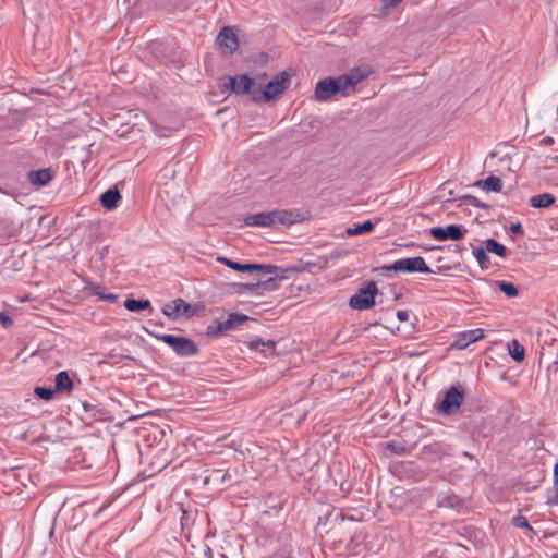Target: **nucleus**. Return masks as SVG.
I'll return each mask as SVG.
<instances>
[{
	"instance_id": "obj_1",
	"label": "nucleus",
	"mask_w": 558,
	"mask_h": 558,
	"mask_svg": "<svg viewBox=\"0 0 558 558\" xmlns=\"http://www.w3.org/2000/svg\"><path fill=\"white\" fill-rule=\"evenodd\" d=\"M217 260L235 271L256 275L257 282L245 286V288L250 291V296L252 298V300H250L248 302L254 305H259L264 303L258 299L264 294L265 291H275L278 289L279 281L271 276L275 275L278 269L276 266L260 264H242L229 259L227 257H218Z\"/></svg>"
},
{
	"instance_id": "obj_2",
	"label": "nucleus",
	"mask_w": 558,
	"mask_h": 558,
	"mask_svg": "<svg viewBox=\"0 0 558 558\" xmlns=\"http://www.w3.org/2000/svg\"><path fill=\"white\" fill-rule=\"evenodd\" d=\"M144 329L147 331V333L165 342L177 355L181 357L194 356L198 352L197 344L186 337L180 335L160 333L155 328L150 329L148 327H144Z\"/></svg>"
},
{
	"instance_id": "obj_3",
	"label": "nucleus",
	"mask_w": 558,
	"mask_h": 558,
	"mask_svg": "<svg viewBox=\"0 0 558 558\" xmlns=\"http://www.w3.org/2000/svg\"><path fill=\"white\" fill-rule=\"evenodd\" d=\"M290 86V75L287 72H280L269 81L264 88L253 89L252 99L256 102H266L282 94Z\"/></svg>"
},
{
	"instance_id": "obj_4",
	"label": "nucleus",
	"mask_w": 558,
	"mask_h": 558,
	"mask_svg": "<svg viewBox=\"0 0 558 558\" xmlns=\"http://www.w3.org/2000/svg\"><path fill=\"white\" fill-rule=\"evenodd\" d=\"M367 76V72L361 68H353L348 73L333 78L337 93L349 96L355 92L356 85Z\"/></svg>"
},
{
	"instance_id": "obj_5",
	"label": "nucleus",
	"mask_w": 558,
	"mask_h": 558,
	"mask_svg": "<svg viewBox=\"0 0 558 558\" xmlns=\"http://www.w3.org/2000/svg\"><path fill=\"white\" fill-rule=\"evenodd\" d=\"M378 293L377 284L374 281H367L359 291L350 298L349 305L353 310H368L375 304V296Z\"/></svg>"
},
{
	"instance_id": "obj_6",
	"label": "nucleus",
	"mask_w": 558,
	"mask_h": 558,
	"mask_svg": "<svg viewBox=\"0 0 558 558\" xmlns=\"http://www.w3.org/2000/svg\"><path fill=\"white\" fill-rule=\"evenodd\" d=\"M385 270H393L396 272H432L423 257H409L396 260L393 264L384 266Z\"/></svg>"
},
{
	"instance_id": "obj_7",
	"label": "nucleus",
	"mask_w": 558,
	"mask_h": 558,
	"mask_svg": "<svg viewBox=\"0 0 558 558\" xmlns=\"http://www.w3.org/2000/svg\"><path fill=\"white\" fill-rule=\"evenodd\" d=\"M464 390L460 386L450 387L444 396L442 401L439 403L438 410L445 414H452L457 412L463 401Z\"/></svg>"
},
{
	"instance_id": "obj_8",
	"label": "nucleus",
	"mask_w": 558,
	"mask_h": 558,
	"mask_svg": "<svg viewBox=\"0 0 558 558\" xmlns=\"http://www.w3.org/2000/svg\"><path fill=\"white\" fill-rule=\"evenodd\" d=\"M466 230L459 225H448L446 227H434L429 230L430 235L437 241H459L464 238Z\"/></svg>"
},
{
	"instance_id": "obj_9",
	"label": "nucleus",
	"mask_w": 558,
	"mask_h": 558,
	"mask_svg": "<svg viewBox=\"0 0 558 558\" xmlns=\"http://www.w3.org/2000/svg\"><path fill=\"white\" fill-rule=\"evenodd\" d=\"M221 85L226 90H230L235 94H252V80L245 74L238 76H225L221 78Z\"/></svg>"
},
{
	"instance_id": "obj_10",
	"label": "nucleus",
	"mask_w": 558,
	"mask_h": 558,
	"mask_svg": "<svg viewBox=\"0 0 558 558\" xmlns=\"http://www.w3.org/2000/svg\"><path fill=\"white\" fill-rule=\"evenodd\" d=\"M248 319L253 318L251 316H228L226 320L208 326L207 335L209 337H218L222 332L238 328Z\"/></svg>"
},
{
	"instance_id": "obj_11",
	"label": "nucleus",
	"mask_w": 558,
	"mask_h": 558,
	"mask_svg": "<svg viewBox=\"0 0 558 558\" xmlns=\"http://www.w3.org/2000/svg\"><path fill=\"white\" fill-rule=\"evenodd\" d=\"M385 318H392L391 323H397V335L409 338L415 330V322L417 316H384Z\"/></svg>"
},
{
	"instance_id": "obj_12",
	"label": "nucleus",
	"mask_w": 558,
	"mask_h": 558,
	"mask_svg": "<svg viewBox=\"0 0 558 558\" xmlns=\"http://www.w3.org/2000/svg\"><path fill=\"white\" fill-rule=\"evenodd\" d=\"M485 337L483 329H472L460 332L456 340L450 344V349L463 350L469 344L478 341Z\"/></svg>"
},
{
	"instance_id": "obj_13",
	"label": "nucleus",
	"mask_w": 558,
	"mask_h": 558,
	"mask_svg": "<svg viewBox=\"0 0 558 558\" xmlns=\"http://www.w3.org/2000/svg\"><path fill=\"white\" fill-rule=\"evenodd\" d=\"M217 41L221 48L226 49L227 54H232L239 48V40L233 29L229 26L223 27L218 34Z\"/></svg>"
},
{
	"instance_id": "obj_14",
	"label": "nucleus",
	"mask_w": 558,
	"mask_h": 558,
	"mask_svg": "<svg viewBox=\"0 0 558 558\" xmlns=\"http://www.w3.org/2000/svg\"><path fill=\"white\" fill-rule=\"evenodd\" d=\"M336 85L332 77L320 80L315 87V97L318 101H326L337 95Z\"/></svg>"
},
{
	"instance_id": "obj_15",
	"label": "nucleus",
	"mask_w": 558,
	"mask_h": 558,
	"mask_svg": "<svg viewBox=\"0 0 558 558\" xmlns=\"http://www.w3.org/2000/svg\"><path fill=\"white\" fill-rule=\"evenodd\" d=\"M27 178L33 185L41 187L53 179V171L50 168L32 170L28 172Z\"/></svg>"
},
{
	"instance_id": "obj_16",
	"label": "nucleus",
	"mask_w": 558,
	"mask_h": 558,
	"mask_svg": "<svg viewBox=\"0 0 558 558\" xmlns=\"http://www.w3.org/2000/svg\"><path fill=\"white\" fill-rule=\"evenodd\" d=\"M244 223L250 227H270L272 226L271 213H257L247 215Z\"/></svg>"
},
{
	"instance_id": "obj_17",
	"label": "nucleus",
	"mask_w": 558,
	"mask_h": 558,
	"mask_svg": "<svg viewBox=\"0 0 558 558\" xmlns=\"http://www.w3.org/2000/svg\"><path fill=\"white\" fill-rule=\"evenodd\" d=\"M247 347L251 350H259L265 357H269L274 354L276 342L274 340L264 341L262 338L256 337L255 339L247 342Z\"/></svg>"
},
{
	"instance_id": "obj_18",
	"label": "nucleus",
	"mask_w": 558,
	"mask_h": 558,
	"mask_svg": "<svg viewBox=\"0 0 558 558\" xmlns=\"http://www.w3.org/2000/svg\"><path fill=\"white\" fill-rule=\"evenodd\" d=\"M121 194L117 187H111L104 192L100 196L101 206L108 210H112L118 206Z\"/></svg>"
},
{
	"instance_id": "obj_19",
	"label": "nucleus",
	"mask_w": 558,
	"mask_h": 558,
	"mask_svg": "<svg viewBox=\"0 0 558 558\" xmlns=\"http://www.w3.org/2000/svg\"><path fill=\"white\" fill-rule=\"evenodd\" d=\"M191 305L182 299H175L161 308L162 314H187Z\"/></svg>"
},
{
	"instance_id": "obj_20",
	"label": "nucleus",
	"mask_w": 558,
	"mask_h": 558,
	"mask_svg": "<svg viewBox=\"0 0 558 558\" xmlns=\"http://www.w3.org/2000/svg\"><path fill=\"white\" fill-rule=\"evenodd\" d=\"M73 389V381L65 371L59 372L54 378V390L70 392Z\"/></svg>"
},
{
	"instance_id": "obj_21",
	"label": "nucleus",
	"mask_w": 558,
	"mask_h": 558,
	"mask_svg": "<svg viewBox=\"0 0 558 558\" xmlns=\"http://www.w3.org/2000/svg\"><path fill=\"white\" fill-rule=\"evenodd\" d=\"M509 355L515 361V362H523L525 359V349L524 347L517 340L512 339L507 344Z\"/></svg>"
},
{
	"instance_id": "obj_22",
	"label": "nucleus",
	"mask_w": 558,
	"mask_h": 558,
	"mask_svg": "<svg viewBox=\"0 0 558 558\" xmlns=\"http://www.w3.org/2000/svg\"><path fill=\"white\" fill-rule=\"evenodd\" d=\"M476 185L482 187L484 191L489 192H500L502 189L501 180L498 177L489 175L484 180H480L476 182Z\"/></svg>"
},
{
	"instance_id": "obj_23",
	"label": "nucleus",
	"mask_w": 558,
	"mask_h": 558,
	"mask_svg": "<svg viewBox=\"0 0 558 558\" xmlns=\"http://www.w3.org/2000/svg\"><path fill=\"white\" fill-rule=\"evenodd\" d=\"M556 198L550 193H542L537 194L530 199V204L534 208H545L549 207L555 203Z\"/></svg>"
},
{
	"instance_id": "obj_24",
	"label": "nucleus",
	"mask_w": 558,
	"mask_h": 558,
	"mask_svg": "<svg viewBox=\"0 0 558 558\" xmlns=\"http://www.w3.org/2000/svg\"><path fill=\"white\" fill-rule=\"evenodd\" d=\"M122 306L129 312H141L150 308V302L148 300L126 299Z\"/></svg>"
},
{
	"instance_id": "obj_25",
	"label": "nucleus",
	"mask_w": 558,
	"mask_h": 558,
	"mask_svg": "<svg viewBox=\"0 0 558 558\" xmlns=\"http://www.w3.org/2000/svg\"><path fill=\"white\" fill-rule=\"evenodd\" d=\"M485 247L487 252L496 254L497 256L505 257L507 254V248L505 245L500 244L494 239H487L485 242Z\"/></svg>"
},
{
	"instance_id": "obj_26",
	"label": "nucleus",
	"mask_w": 558,
	"mask_h": 558,
	"mask_svg": "<svg viewBox=\"0 0 558 558\" xmlns=\"http://www.w3.org/2000/svg\"><path fill=\"white\" fill-rule=\"evenodd\" d=\"M270 213H271L272 225H275V223L289 225V223L293 222L292 214L287 210H272Z\"/></svg>"
},
{
	"instance_id": "obj_27",
	"label": "nucleus",
	"mask_w": 558,
	"mask_h": 558,
	"mask_svg": "<svg viewBox=\"0 0 558 558\" xmlns=\"http://www.w3.org/2000/svg\"><path fill=\"white\" fill-rule=\"evenodd\" d=\"M374 228V225L371 220H366L363 223L354 225L353 228H349L347 230V233L350 235H359L365 232L372 231Z\"/></svg>"
},
{
	"instance_id": "obj_28",
	"label": "nucleus",
	"mask_w": 558,
	"mask_h": 558,
	"mask_svg": "<svg viewBox=\"0 0 558 558\" xmlns=\"http://www.w3.org/2000/svg\"><path fill=\"white\" fill-rule=\"evenodd\" d=\"M486 252V247H477L474 250V256L482 269H487L490 264V259Z\"/></svg>"
},
{
	"instance_id": "obj_29",
	"label": "nucleus",
	"mask_w": 558,
	"mask_h": 558,
	"mask_svg": "<svg viewBox=\"0 0 558 558\" xmlns=\"http://www.w3.org/2000/svg\"><path fill=\"white\" fill-rule=\"evenodd\" d=\"M499 289L509 298H513V296L518 295V289L511 282L500 281Z\"/></svg>"
},
{
	"instance_id": "obj_30",
	"label": "nucleus",
	"mask_w": 558,
	"mask_h": 558,
	"mask_svg": "<svg viewBox=\"0 0 558 558\" xmlns=\"http://www.w3.org/2000/svg\"><path fill=\"white\" fill-rule=\"evenodd\" d=\"M439 506L453 508L460 504V499L457 495H449L439 500Z\"/></svg>"
},
{
	"instance_id": "obj_31",
	"label": "nucleus",
	"mask_w": 558,
	"mask_h": 558,
	"mask_svg": "<svg viewBox=\"0 0 558 558\" xmlns=\"http://www.w3.org/2000/svg\"><path fill=\"white\" fill-rule=\"evenodd\" d=\"M53 392H54L53 389L47 388V387H36L35 388L36 396H38L40 399H44V400H50L53 396Z\"/></svg>"
},
{
	"instance_id": "obj_32",
	"label": "nucleus",
	"mask_w": 558,
	"mask_h": 558,
	"mask_svg": "<svg viewBox=\"0 0 558 558\" xmlns=\"http://www.w3.org/2000/svg\"><path fill=\"white\" fill-rule=\"evenodd\" d=\"M512 523L517 527L532 530V527L530 526V524L527 522V519L524 515L519 514V515L513 517Z\"/></svg>"
},
{
	"instance_id": "obj_33",
	"label": "nucleus",
	"mask_w": 558,
	"mask_h": 558,
	"mask_svg": "<svg viewBox=\"0 0 558 558\" xmlns=\"http://www.w3.org/2000/svg\"><path fill=\"white\" fill-rule=\"evenodd\" d=\"M392 318H385L384 316H380V324L390 330L391 333L397 335L396 325L397 323H391Z\"/></svg>"
},
{
	"instance_id": "obj_34",
	"label": "nucleus",
	"mask_w": 558,
	"mask_h": 558,
	"mask_svg": "<svg viewBox=\"0 0 558 558\" xmlns=\"http://www.w3.org/2000/svg\"><path fill=\"white\" fill-rule=\"evenodd\" d=\"M100 300L109 301L110 303H118L119 296L112 293H98Z\"/></svg>"
},
{
	"instance_id": "obj_35",
	"label": "nucleus",
	"mask_w": 558,
	"mask_h": 558,
	"mask_svg": "<svg viewBox=\"0 0 558 558\" xmlns=\"http://www.w3.org/2000/svg\"><path fill=\"white\" fill-rule=\"evenodd\" d=\"M465 199H468V202L475 206V207H478V208H486L487 206L485 204H483L482 202H480L476 197L474 196H466Z\"/></svg>"
},
{
	"instance_id": "obj_36",
	"label": "nucleus",
	"mask_w": 558,
	"mask_h": 558,
	"mask_svg": "<svg viewBox=\"0 0 558 558\" xmlns=\"http://www.w3.org/2000/svg\"><path fill=\"white\" fill-rule=\"evenodd\" d=\"M510 230L514 234H521L522 235L524 233L522 225L520 222L512 223L510 226Z\"/></svg>"
},
{
	"instance_id": "obj_37",
	"label": "nucleus",
	"mask_w": 558,
	"mask_h": 558,
	"mask_svg": "<svg viewBox=\"0 0 558 558\" xmlns=\"http://www.w3.org/2000/svg\"><path fill=\"white\" fill-rule=\"evenodd\" d=\"M0 324L7 329L12 326L13 319L11 316H0Z\"/></svg>"
},
{
	"instance_id": "obj_38",
	"label": "nucleus",
	"mask_w": 558,
	"mask_h": 558,
	"mask_svg": "<svg viewBox=\"0 0 558 558\" xmlns=\"http://www.w3.org/2000/svg\"><path fill=\"white\" fill-rule=\"evenodd\" d=\"M554 476H555V481H554L555 495L558 499V463L555 465Z\"/></svg>"
},
{
	"instance_id": "obj_39",
	"label": "nucleus",
	"mask_w": 558,
	"mask_h": 558,
	"mask_svg": "<svg viewBox=\"0 0 558 558\" xmlns=\"http://www.w3.org/2000/svg\"><path fill=\"white\" fill-rule=\"evenodd\" d=\"M385 3V7L387 8H395L397 7L402 0H381Z\"/></svg>"
},
{
	"instance_id": "obj_40",
	"label": "nucleus",
	"mask_w": 558,
	"mask_h": 558,
	"mask_svg": "<svg viewBox=\"0 0 558 558\" xmlns=\"http://www.w3.org/2000/svg\"><path fill=\"white\" fill-rule=\"evenodd\" d=\"M545 142H546V143H553V138H551V137H546V138H545Z\"/></svg>"
},
{
	"instance_id": "obj_41",
	"label": "nucleus",
	"mask_w": 558,
	"mask_h": 558,
	"mask_svg": "<svg viewBox=\"0 0 558 558\" xmlns=\"http://www.w3.org/2000/svg\"><path fill=\"white\" fill-rule=\"evenodd\" d=\"M396 314L401 315V314H407V312H405V311H401V310H399V311H397V313H396Z\"/></svg>"
}]
</instances>
